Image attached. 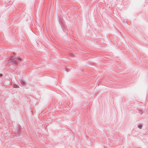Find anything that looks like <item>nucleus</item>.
Returning <instances> with one entry per match:
<instances>
[{
    "instance_id": "obj_3",
    "label": "nucleus",
    "mask_w": 148,
    "mask_h": 148,
    "mask_svg": "<svg viewBox=\"0 0 148 148\" xmlns=\"http://www.w3.org/2000/svg\"><path fill=\"white\" fill-rule=\"evenodd\" d=\"M2 76V74H0V77H1V76Z\"/></svg>"
},
{
    "instance_id": "obj_2",
    "label": "nucleus",
    "mask_w": 148,
    "mask_h": 148,
    "mask_svg": "<svg viewBox=\"0 0 148 148\" xmlns=\"http://www.w3.org/2000/svg\"><path fill=\"white\" fill-rule=\"evenodd\" d=\"M138 127L140 128H141V127H142L141 126H138Z\"/></svg>"
},
{
    "instance_id": "obj_1",
    "label": "nucleus",
    "mask_w": 148,
    "mask_h": 148,
    "mask_svg": "<svg viewBox=\"0 0 148 148\" xmlns=\"http://www.w3.org/2000/svg\"><path fill=\"white\" fill-rule=\"evenodd\" d=\"M21 83L22 84H25V82L23 81H21Z\"/></svg>"
}]
</instances>
